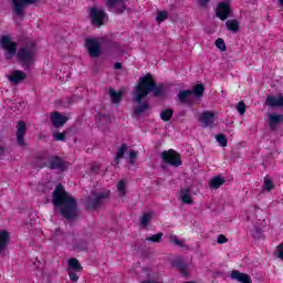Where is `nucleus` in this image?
I'll use <instances>...</instances> for the list:
<instances>
[{"instance_id": "1", "label": "nucleus", "mask_w": 283, "mask_h": 283, "mask_svg": "<svg viewBox=\"0 0 283 283\" xmlns=\"http://www.w3.org/2000/svg\"><path fill=\"white\" fill-rule=\"evenodd\" d=\"M155 83L156 81L154 80V75H151V73H147L145 76L139 77V82L135 86L133 96V101L138 105L133 111L134 116L138 117L140 114H145V112L151 109V105H149V102L145 101V98L151 94Z\"/></svg>"}, {"instance_id": "2", "label": "nucleus", "mask_w": 283, "mask_h": 283, "mask_svg": "<svg viewBox=\"0 0 283 283\" xmlns=\"http://www.w3.org/2000/svg\"><path fill=\"white\" fill-rule=\"evenodd\" d=\"M77 202L74 197L70 196V192L65 191V187L59 184L53 191V206L60 207L61 216L65 220H74L76 218Z\"/></svg>"}, {"instance_id": "3", "label": "nucleus", "mask_w": 283, "mask_h": 283, "mask_svg": "<svg viewBox=\"0 0 283 283\" xmlns=\"http://www.w3.org/2000/svg\"><path fill=\"white\" fill-rule=\"evenodd\" d=\"M1 48L6 50V59L10 61L14 54L18 56V61L22 63L23 67H30L34 62V49L30 46L21 48L17 52V43L10 40V36L3 35L1 39Z\"/></svg>"}, {"instance_id": "4", "label": "nucleus", "mask_w": 283, "mask_h": 283, "mask_svg": "<svg viewBox=\"0 0 283 283\" xmlns=\"http://www.w3.org/2000/svg\"><path fill=\"white\" fill-rule=\"evenodd\" d=\"M34 163L40 169H43L45 167L52 170L59 169L60 171H65V169H67V163L59 156H53L50 159L48 155L40 154L35 156Z\"/></svg>"}, {"instance_id": "5", "label": "nucleus", "mask_w": 283, "mask_h": 283, "mask_svg": "<svg viewBox=\"0 0 283 283\" xmlns=\"http://www.w3.org/2000/svg\"><path fill=\"white\" fill-rule=\"evenodd\" d=\"M106 198H109V192H92V196L86 200V209L90 211L98 209Z\"/></svg>"}, {"instance_id": "6", "label": "nucleus", "mask_w": 283, "mask_h": 283, "mask_svg": "<svg viewBox=\"0 0 283 283\" xmlns=\"http://www.w3.org/2000/svg\"><path fill=\"white\" fill-rule=\"evenodd\" d=\"M161 160L166 165H170V167H180V165H182V159L180 158V155L174 149L164 150L161 153Z\"/></svg>"}, {"instance_id": "7", "label": "nucleus", "mask_w": 283, "mask_h": 283, "mask_svg": "<svg viewBox=\"0 0 283 283\" xmlns=\"http://www.w3.org/2000/svg\"><path fill=\"white\" fill-rule=\"evenodd\" d=\"M85 48L87 50L88 56H91L92 59H98V56H101V54L103 53L101 42H98V40L94 38H87L85 40Z\"/></svg>"}, {"instance_id": "8", "label": "nucleus", "mask_w": 283, "mask_h": 283, "mask_svg": "<svg viewBox=\"0 0 283 283\" xmlns=\"http://www.w3.org/2000/svg\"><path fill=\"white\" fill-rule=\"evenodd\" d=\"M90 19L92 25H95L96 28H101V25L105 24V20L108 19L105 11L93 7L90 9Z\"/></svg>"}, {"instance_id": "9", "label": "nucleus", "mask_w": 283, "mask_h": 283, "mask_svg": "<svg viewBox=\"0 0 283 283\" xmlns=\"http://www.w3.org/2000/svg\"><path fill=\"white\" fill-rule=\"evenodd\" d=\"M39 0H12L13 14L15 17H25V8L34 6Z\"/></svg>"}, {"instance_id": "10", "label": "nucleus", "mask_w": 283, "mask_h": 283, "mask_svg": "<svg viewBox=\"0 0 283 283\" xmlns=\"http://www.w3.org/2000/svg\"><path fill=\"white\" fill-rule=\"evenodd\" d=\"M216 17L220 19V21H227V19L231 17V6L229 2H219L217 4Z\"/></svg>"}, {"instance_id": "11", "label": "nucleus", "mask_w": 283, "mask_h": 283, "mask_svg": "<svg viewBox=\"0 0 283 283\" xmlns=\"http://www.w3.org/2000/svg\"><path fill=\"white\" fill-rule=\"evenodd\" d=\"M106 8L109 12L123 14L125 12V0H106Z\"/></svg>"}, {"instance_id": "12", "label": "nucleus", "mask_w": 283, "mask_h": 283, "mask_svg": "<svg viewBox=\"0 0 283 283\" xmlns=\"http://www.w3.org/2000/svg\"><path fill=\"white\" fill-rule=\"evenodd\" d=\"M25 132H28V126L25 125V122L19 120L17 124V142L20 147L25 146Z\"/></svg>"}, {"instance_id": "13", "label": "nucleus", "mask_w": 283, "mask_h": 283, "mask_svg": "<svg viewBox=\"0 0 283 283\" xmlns=\"http://www.w3.org/2000/svg\"><path fill=\"white\" fill-rule=\"evenodd\" d=\"M67 116L61 114L60 112H53L51 114V123L54 129H59V127H63L65 123H67Z\"/></svg>"}, {"instance_id": "14", "label": "nucleus", "mask_w": 283, "mask_h": 283, "mask_svg": "<svg viewBox=\"0 0 283 283\" xmlns=\"http://www.w3.org/2000/svg\"><path fill=\"white\" fill-rule=\"evenodd\" d=\"M24 78H28V75L21 70H15L8 76V81L12 83V85H19V83H23Z\"/></svg>"}, {"instance_id": "15", "label": "nucleus", "mask_w": 283, "mask_h": 283, "mask_svg": "<svg viewBox=\"0 0 283 283\" xmlns=\"http://www.w3.org/2000/svg\"><path fill=\"white\" fill-rule=\"evenodd\" d=\"M269 127L272 132H277V125L282 123V115L276 113H271L268 115Z\"/></svg>"}, {"instance_id": "16", "label": "nucleus", "mask_w": 283, "mask_h": 283, "mask_svg": "<svg viewBox=\"0 0 283 283\" xmlns=\"http://www.w3.org/2000/svg\"><path fill=\"white\" fill-rule=\"evenodd\" d=\"M230 277L232 280H237V282H240V283H253V280H251V275H249L247 273H242L238 270H233L231 272Z\"/></svg>"}, {"instance_id": "17", "label": "nucleus", "mask_w": 283, "mask_h": 283, "mask_svg": "<svg viewBox=\"0 0 283 283\" xmlns=\"http://www.w3.org/2000/svg\"><path fill=\"white\" fill-rule=\"evenodd\" d=\"M265 105H269L272 109L275 107H283V95H279L277 97L273 95L268 96Z\"/></svg>"}, {"instance_id": "18", "label": "nucleus", "mask_w": 283, "mask_h": 283, "mask_svg": "<svg viewBox=\"0 0 283 283\" xmlns=\"http://www.w3.org/2000/svg\"><path fill=\"white\" fill-rule=\"evenodd\" d=\"M8 242H10V232L6 230L0 231V255L6 253L8 249Z\"/></svg>"}, {"instance_id": "19", "label": "nucleus", "mask_w": 283, "mask_h": 283, "mask_svg": "<svg viewBox=\"0 0 283 283\" xmlns=\"http://www.w3.org/2000/svg\"><path fill=\"white\" fill-rule=\"evenodd\" d=\"M216 118V114L211 113V112H203L200 117L199 120L200 123H203L205 127H211V125H213L214 119Z\"/></svg>"}, {"instance_id": "20", "label": "nucleus", "mask_w": 283, "mask_h": 283, "mask_svg": "<svg viewBox=\"0 0 283 283\" xmlns=\"http://www.w3.org/2000/svg\"><path fill=\"white\" fill-rule=\"evenodd\" d=\"M172 266L175 269H178L184 277H187V275H189V273L187 272V263H185V260L182 258L175 259L172 261Z\"/></svg>"}, {"instance_id": "21", "label": "nucleus", "mask_w": 283, "mask_h": 283, "mask_svg": "<svg viewBox=\"0 0 283 283\" xmlns=\"http://www.w3.org/2000/svg\"><path fill=\"white\" fill-rule=\"evenodd\" d=\"M127 149H129V146L127 144H122L120 147L117 149V153L114 158L115 165H120V160L125 158V154H127Z\"/></svg>"}, {"instance_id": "22", "label": "nucleus", "mask_w": 283, "mask_h": 283, "mask_svg": "<svg viewBox=\"0 0 283 283\" xmlns=\"http://www.w3.org/2000/svg\"><path fill=\"white\" fill-rule=\"evenodd\" d=\"M179 197L184 205H193V199L191 198V189H182Z\"/></svg>"}, {"instance_id": "23", "label": "nucleus", "mask_w": 283, "mask_h": 283, "mask_svg": "<svg viewBox=\"0 0 283 283\" xmlns=\"http://www.w3.org/2000/svg\"><path fill=\"white\" fill-rule=\"evenodd\" d=\"M69 271H74L75 273H81V271H83V265H81L78 259L72 258L69 260Z\"/></svg>"}, {"instance_id": "24", "label": "nucleus", "mask_w": 283, "mask_h": 283, "mask_svg": "<svg viewBox=\"0 0 283 283\" xmlns=\"http://www.w3.org/2000/svg\"><path fill=\"white\" fill-rule=\"evenodd\" d=\"M224 182H226L224 178L217 176L210 180L209 187H210V189H220V187H222V185H224Z\"/></svg>"}, {"instance_id": "25", "label": "nucleus", "mask_w": 283, "mask_h": 283, "mask_svg": "<svg viewBox=\"0 0 283 283\" xmlns=\"http://www.w3.org/2000/svg\"><path fill=\"white\" fill-rule=\"evenodd\" d=\"M205 84H196L191 91L192 96H196V98H201V96L205 95Z\"/></svg>"}, {"instance_id": "26", "label": "nucleus", "mask_w": 283, "mask_h": 283, "mask_svg": "<svg viewBox=\"0 0 283 283\" xmlns=\"http://www.w3.org/2000/svg\"><path fill=\"white\" fill-rule=\"evenodd\" d=\"M159 116L164 123H169V120H171V118H174V109L166 108L160 112Z\"/></svg>"}, {"instance_id": "27", "label": "nucleus", "mask_w": 283, "mask_h": 283, "mask_svg": "<svg viewBox=\"0 0 283 283\" xmlns=\"http://www.w3.org/2000/svg\"><path fill=\"white\" fill-rule=\"evenodd\" d=\"M226 28L230 32H238L240 30V22L238 20H227Z\"/></svg>"}, {"instance_id": "28", "label": "nucleus", "mask_w": 283, "mask_h": 283, "mask_svg": "<svg viewBox=\"0 0 283 283\" xmlns=\"http://www.w3.org/2000/svg\"><path fill=\"white\" fill-rule=\"evenodd\" d=\"M109 96L112 98V103L116 104L123 101V92H116L114 88H109Z\"/></svg>"}, {"instance_id": "29", "label": "nucleus", "mask_w": 283, "mask_h": 283, "mask_svg": "<svg viewBox=\"0 0 283 283\" xmlns=\"http://www.w3.org/2000/svg\"><path fill=\"white\" fill-rule=\"evenodd\" d=\"M63 238H64V234H63V230H61V228L55 229L51 235V240H52V242H54V244H59V242H61V240H63Z\"/></svg>"}, {"instance_id": "30", "label": "nucleus", "mask_w": 283, "mask_h": 283, "mask_svg": "<svg viewBox=\"0 0 283 283\" xmlns=\"http://www.w3.org/2000/svg\"><path fill=\"white\" fill-rule=\"evenodd\" d=\"M192 96L191 90L180 91L178 94V98L180 103H189V97Z\"/></svg>"}, {"instance_id": "31", "label": "nucleus", "mask_w": 283, "mask_h": 283, "mask_svg": "<svg viewBox=\"0 0 283 283\" xmlns=\"http://www.w3.org/2000/svg\"><path fill=\"white\" fill-rule=\"evenodd\" d=\"M275 189V184L273 182V179L270 177H264L263 179V190L264 191H273Z\"/></svg>"}, {"instance_id": "32", "label": "nucleus", "mask_w": 283, "mask_h": 283, "mask_svg": "<svg viewBox=\"0 0 283 283\" xmlns=\"http://www.w3.org/2000/svg\"><path fill=\"white\" fill-rule=\"evenodd\" d=\"M151 218H154V212H146L143 214V217L140 218V226L142 227H147L149 224V222H151Z\"/></svg>"}, {"instance_id": "33", "label": "nucleus", "mask_w": 283, "mask_h": 283, "mask_svg": "<svg viewBox=\"0 0 283 283\" xmlns=\"http://www.w3.org/2000/svg\"><path fill=\"white\" fill-rule=\"evenodd\" d=\"M154 96H164L165 94V85L163 84H156L155 82V86L151 90Z\"/></svg>"}, {"instance_id": "34", "label": "nucleus", "mask_w": 283, "mask_h": 283, "mask_svg": "<svg viewBox=\"0 0 283 283\" xmlns=\"http://www.w3.org/2000/svg\"><path fill=\"white\" fill-rule=\"evenodd\" d=\"M117 191L120 196H127V182L125 180H119L117 184Z\"/></svg>"}, {"instance_id": "35", "label": "nucleus", "mask_w": 283, "mask_h": 283, "mask_svg": "<svg viewBox=\"0 0 283 283\" xmlns=\"http://www.w3.org/2000/svg\"><path fill=\"white\" fill-rule=\"evenodd\" d=\"M216 140L217 143H219L220 147H227V145H229V139H227V136H224V134L216 135Z\"/></svg>"}, {"instance_id": "36", "label": "nucleus", "mask_w": 283, "mask_h": 283, "mask_svg": "<svg viewBox=\"0 0 283 283\" xmlns=\"http://www.w3.org/2000/svg\"><path fill=\"white\" fill-rule=\"evenodd\" d=\"M169 19V13L167 11L157 12L156 21L157 23H163V21H167Z\"/></svg>"}, {"instance_id": "37", "label": "nucleus", "mask_w": 283, "mask_h": 283, "mask_svg": "<svg viewBox=\"0 0 283 283\" xmlns=\"http://www.w3.org/2000/svg\"><path fill=\"white\" fill-rule=\"evenodd\" d=\"M53 139L60 142V143H65V140H67V134L65 132L53 133Z\"/></svg>"}, {"instance_id": "38", "label": "nucleus", "mask_w": 283, "mask_h": 283, "mask_svg": "<svg viewBox=\"0 0 283 283\" xmlns=\"http://www.w3.org/2000/svg\"><path fill=\"white\" fill-rule=\"evenodd\" d=\"M216 48L221 50V52H227V43H224V40L222 38H219L214 42Z\"/></svg>"}, {"instance_id": "39", "label": "nucleus", "mask_w": 283, "mask_h": 283, "mask_svg": "<svg viewBox=\"0 0 283 283\" xmlns=\"http://www.w3.org/2000/svg\"><path fill=\"white\" fill-rule=\"evenodd\" d=\"M163 240V232H159L157 234H153L151 237L146 238L147 242H155L158 243Z\"/></svg>"}, {"instance_id": "40", "label": "nucleus", "mask_w": 283, "mask_h": 283, "mask_svg": "<svg viewBox=\"0 0 283 283\" xmlns=\"http://www.w3.org/2000/svg\"><path fill=\"white\" fill-rule=\"evenodd\" d=\"M128 158H129V165H136V159L138 158V151L130 150Z\"/></svg>"}, {"instance_id": "41", "label": "nucleus", "mask_w": 283, "mask_h": 283, "mask_svg": "<svg viewBox=\"0 0 283 283\" xmlns=\"http://www.w3.org/2000/svg\"><path fill=\"white\" fill-rule=\"evenodd\" d=\"M237 111L239 114L243 115L247 113V104H244L242 101L237 104Z\"/></svg>"}, {"instance_id": "42", "label": "nucleus", "mask_w": 283, "mask_h": 283, "mask_svg": "<svg viewBox=\"0 0 283 283\" xmlns=\"http://www.w3.org/2000/svg\"><path fill=\"white\" fill-rule=\"evenodd\" d=\"M67 273L71 282H78V274H76V272L67 270Z\"/></svg>"}, {"instance_id": "43", "label": "nucleus", "mask_w": 283, "mask_h": 283, "mask_svg": "<svg viewBox=\"0 0 283 283\" xmlns=\"http://www.w3.org/2000/svg\"><path fill=\"white\" fill-rule=\"evenodd\" d=\"M218 244H227L229 242V239L224 234H219L217 238Z\"/></svg>"}, {"instance_id": "44", "label": "nucleus", "mask_w": 283, "mask_h": 283, "mask_svg": "<svg viewBox=\"0 0 283 283\" xmlns=\"http://www.w3.org/2000/svg\"><path fill=\"white\" fill-rule=\"evenodd\" d=\"M276 251H277V259L283 260V243L277 245Z\"/></svg>"}, {"instance_id": "45", "label": "nucleus", "mask_w": 283, "mask_h": 283, "mask_svg": "<svg viewBox=\"0 0 283 283\" xmlns=\"http://www.w3.org/2000/svg\"><path fill=\"white\" fill-rule=\"evenodd\" d=\"M196 1H197L198 6H199L200 8H207V6H209V2H210L211 0H196Z\"/></svg>"}, {"instance_id": "46", "label": "nucleus", "mask_w": 283, "mask_h": 283, "mask_svg": "<svg viewBox=\"0 0 283 283\" xmlns=\"http://www.w3.org/2000/svg\"><path fill=\"white\" fill-rule=\"evenodd\" d=\"M170 242H172V244H176L177 247H184L182 241L176 237H172L170 239Z\"/></svg>"}, {"instance_id": "47", "label": "nucleus", "mask_w": 283, "mask_h": 283, "mask_svg": "<svg viewBox=\"0 0 283 283\" xmlns=\"http://www.w3.org/2000/svg\"><path fill=\"white\" fill-rule=\"evenodd\" d=\"M92 174H98L101 171V165H93L91 166Z\"/></svg>"}, {"instance_id": "48", "label": "nucleus", "mask_w": 283, "mask_h": 283, "mask_svg": "<svg viewBox=\"0 0 283 283\" xmlns=\"http://www.w3.org/2000/svg\"><path fill=\"white\" fill-rule=\"evenodd\" d=\"M114 69H115V70H123V64H122L120 62H116V63L114 64Z\"/></svg>"}, {"instance_id": "49", "label": "nucleus", "mask_w": 283, "mask_h": 283, "mask_svg": "<svg viewBox=\"0 0 283 283\" xmlns=\"http://www.w3.org/2000/svg\"><path fill=\"white\" fill-rule=\"evenodd\" d=\"M6 154V147L0 145V158Z\"/></svg>"}, {"instance_id": "50", "label": "nucleus", "mask_w": 283, "mask_h": 283, "mask_svg": "<svg viewBox=\"0 0 283 283\" xmlns=\"http://www.w3.org/2000/svg\"><path fill=\"white\" fill-rule=\"evenodd\" d=\"M113 48H118V43H113Z\"/></svg>"}, {"instance_id": "51", "label": "nucleus", "mask_w": 283, "mask_h": 283, "mask_svg": "<svg viewBox=\"0 0 283 283\" xmlns=\"http://www.w3.org/2000/svg\"><path fill=\"white\" fill-rule=\"evenodd\" d=\"M279 2L281 3V6H283V0H279Z\"/></svg>"}, {"instance_id": "52", "label": "nucleus", "mask_w": 283, "mask_h": 283, "mask_svg": "<svg viewBox=\"0 0 283 283\" xmlns=\"http://www.w3.org/2000/svg\"><path fill=\"white\" fill-rule=\"evenodd\" d=\"M146 283H154V281H148V282H146Z\"/></svg>"}]
</instances>
